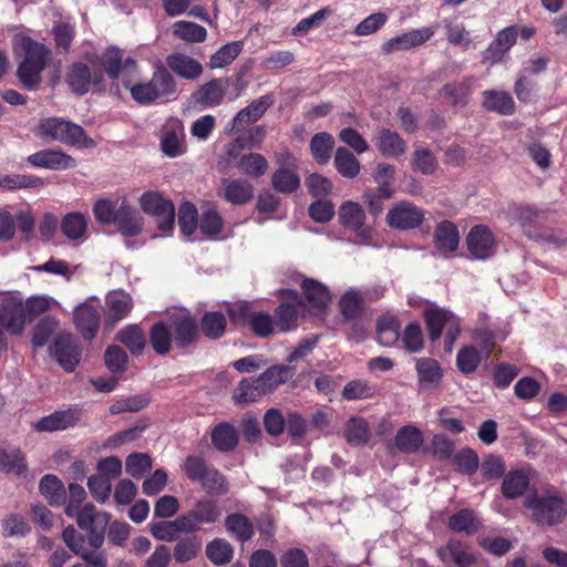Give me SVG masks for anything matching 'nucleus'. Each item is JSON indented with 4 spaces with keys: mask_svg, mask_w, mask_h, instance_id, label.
<instances>
[{
    "mask_svg": "<svg viewBox=\"0 0 567 567\" xmlns=\"http://www.w3.org/2000/svg\"><path fill=\"white\" fill-rule=\"evenodd\" d=\"M99 64L103 73L111 80H117L121 74L125 78L136 71V62L132 58L123 59L122 51L116 47L107 48L101 56Z\"/></svg>",
    "mask_w": 567,
    "mask_h": 567,
    "instance_id": "15",
    "label": "nucleus"
},
{
    "mask_svg": "<svg viewBox=\"0 0 567 567\" xmlns=\"http://www.w3.org/2000/svg\"><path fill=\"white\" fill-rule=\"evenodd\" d=\"M238 167L241 173L251 177H257L266 173L268 168V162L262 155L250 153L240 157Z\"/></svg>",
    "mask_w": 567,
    "mask_h": 567,
    "instance_id": "59",
    "label": "nucleus"
},
{
    "mask_svg": "<svg viewBox=\"0 0 567 567\" xmlns=\"http://www.w3.org/2000/svg\"><path fill=\"white\" fill-rule=\"evenodd\" d=\"M124 85L130 87L132 97L140 104L167 102L177 97L176 81L164 66H158L148 82L131 85L124 80Z\"/></svg>",
    "mask_w": 567,
    "mask_h": 567,
    "instance_id": "3",
    "label": "nucleus"
},
{
    "mask_svg": "<svg viewBox=\"0 0 567 567\" xmlns=\"http://www.w3.org/2000/svg\"><path fill=\"white\" fill-rule=\"evenodd\" d=\"M151 532L155 538L164 542H172L176 539L179 534H185L179 516L174 520H163L153 524Z\"/></svg>",
    "mask_w": 567,
    "mask_h": 567,
    "instance_id": "56",
    "label": "nucleus"
},
{
    "mask_svg": "<svg viewBox=\"0 0 567 567\" xmlns=\"http://www.w3.org/2000/svg\"><path fill=\"white\" fill-rule=\"evenodd\" d=\"M434 241L436 248L443 252L455 251L460 243L457 227L449 220L440 223L434 231Z\"/></svg>",
    "mask_w": 567,
    "mask_h": 567,
    "instance_id": "33",
    "label": "nucleus"
},
{
    "mask_svg": "<svg viewBox=\"0 0 567 567\" xmlns=\"http://www.w3.org/2000/svg\"><path fill=\"white\" fill-rule=\"evenodd\" d=\"M13 48L23 55L18 68V76L25 89L34 90L41 81V73L50 56V50L29 37L18 34L13 39Z\"/></svg>",
    "mask_w": 567,
    "mask_h": 567,
    "instance_id": "2",
    "label": "nucleus"
},
{
    "mask_svg": "<svg viewBox=\"0 0 567 567\" xmlns=\"http://www.w3.org/2000/svg\"><path fill=\"white\" fill-rule=\"evenodd\" d=\"M100 322V311L92 305L84 302L75 308L74 323L84 339L91 340L96 336Z\"/></svg>",
    "mask_w": 567,
    "mask_h": 567,
    "instance_id": "24",
    "label": "nucleus"
},
{
    "mask_svg": "<svg viewBox=\"0 0 567 567\" xmlns=\"http://www.w3.org/2000/svg\"><path fill=\"white\" fill-rule=\"evenodd\" d=\"M344 435L352 445L365 444L371 435L368 422L361 417L351 419L346 425Z\"/></svg>",
    "mask_w": 567,
    "mask_h": 567,
    "instance_id": "52",
    "label": "nucleus"
},
{
    "mask_svg": "<svg viewBox=\"0 0 567 567\" xmlns=\"http://www.w3.org/2000/svg\"><path fill=\"white\" fill-rule=\"evenodd\" d=\"M420 383L423 385H436L442 377L439 363L430 358L416 360L415 364Z\"/></svg>",
    "mask_w": 567,
    "mask_h": 567,
    "instance_id": "50",
    "label": "nucleus"
},
{
    "mask_svg": "<svg viewBox=\"0 0 567 567\" xmlns=\"http://www.w3.org/2000/svg\"><path fill=\"white\" fill-rule=\"evenodd\" d=\"M337 171L346 178H354L360 173L358 158L347 148L339 147L334 154Z\"/></svg>",
    "mask_w": 567,
    "mask_h": 567,
    "instance_id": "43",
    "label": "nucleus"
},
{
    "mask_svg": "<svg viewBox=\"0 0 567 567\" xmlns=\"http://www.w3.org/2000/svg\"><path fill=\"white\" fill-rule=\"evenodd\" d=\"M226 528L231 533L239 542L245 543L249 540L254 535V527L249 519L243 514H230L225 520Z\"/></svg>",
    "mask_w": 567,
    "mask_h": 567,
    "instance_id": "42",
    "label": "nucleus"
},
{
    "mask_svg": "<svg viewBox=\"0 0 567 567\" xmlns=\"http://www.w3.org/2000/svg\"><path fill=\"white\" fill-rule=\"evenodd\" d=\"M142 209L157 219L158 228L168 234L174 228L175 207L172 200L163 197L159 193L148 192L141 196Z\"/></svg>",
    "mask_w": 567,
    "mask_h": 567,
    "instance_id": "10",
    "label": "nucleus"
},
{
    "mask_svg": "<svg viewBox=\"0 0 567 567\" xmlns=\"http://www.w3.org/2000/svg\"><path fill=\"white\" fill-rule=\"evenodd\" d=\"M114 223L117 225L120 233L126 237L137 236L143 228V218L140 213L125 204L116 209Z\"/></svg>",
    "mask_w": 567,
    "mask_h": 567,
    "instance_id": "30",
    "label": "nucleus"
},
{
    "mask_svg": "<svg viewBox=\"0 0 567 567\" xmlns=\"http://www.w3.org/2000/svg\"><path fill=\"white\" fill-rule=\"evenodd\" d=\"M185 534L199 532L205 525H213L219 522L221 508L218 503L210 498L198 499L194 506L179 515Z\"/></svg>",
    "mask_w": 567,
    "mask_h": 567,
    "instance_id": "9",
    "label": "nucleus"
},
{
    "mask_svg": "<svg viewBox=\"0 0 567 567\" xmlns=\"http://www.w3.org/2000/svg\"><path fill=\"white\" fill-rule=\"evenodd\" d=\"M169 322L173 339L178 347H186L196 339L197 324L188 313H174Z\"/></svg>",
    "mask_w": 567,
    "mask_h": 567,
    "instance_id": "25",
    "label": "nucleus"
},
{
    "mask_svg": "<svg viewBox=\"0 0 567 567\" xmlns=\"http://www.w3.org/2000/svg\"><path fill=\"white\" fill-rule=\"evenodd\" d=\"M436 555L445 567H472L477 560V556L472 548L455 538L439 547Z\"/></svg>",
    "mask_w": 567,
    "mask_h": 567,
    "instance_id": "13",
    "label": "nucleus"
},
{
    "mask_svg": "<svg viewBox=\"0 0 567 567\" xmlns=\"http://www.w3.org/2000/svg\"><path fill=\"white\" fill-rule=\"evenodd\" d=\"M449 527L456 533L473 534L478 527V520L471 509H462L449 519Z\"/></svg>",
    "mask_w": 567,
    "mask_h": 567,
    "instance_id": "55",
    "label": "nucleus"
},
{
    "mask_svg": "<svg viewBox=\"0 0 567 567\" xmlns=\"http://www.w3.org/2000/svg\"><path fill=\"white\" fill-rule=\"evenodd\" d=\"M434 33L435 27L415 29L388 40L383 43L382 50L385 53L409 50L425 43L434 35Z\"/></svg>",
    "mask_w": 567,
    "mask_h": 567,
    "instance_id": "21",
    "label": "nucleus"
},
{
    "mask_svg": "<svg viewBox=\"0 0 567 567\" xmlns=\"http://www.w3.org/2000/svg\"><path fill=\"white\" fill-rule=\"evenodd\" d=\"M217 194L233 205H243L252 198L254 189L249 182L223 178Z\"/></svg>",
    "mask_w": 567,
    "mask_h": 567,
    "instance_id": "22",
    "label": "nucleus"
},
{
    "mask_svg": "<svg viewBox=\"0 0 567 567\" xmlns=\"http://www.w3.org/2000/svg\"><path fill=\"white\" fill-rule=\"evenodd\" d=\"M378 341L384 347H390L399 340V323L392 316H383L377 324Z\"/></svg>",
    "mask_w": 567,
    "mask_h": 567,
    "instance_id": "53",
    "label": "nucleus"
},
{
    "mask_svg": "<svg viewBox=\"0 0 567 567\" xmlns=\"http://www.w3.org/2000/svg\"><path fill=\"white\" fill-rule=\"evenodd\" d=\"M532 480V470L516 468L511 470L504 475L502 482V494L508 499H515L523 496L529 488Z\"/></svg>",
    "mask_w": 567,
    "mask_h": 567,
    "instance_id": "23",
    "label": "nucleus"
},
{
    "mask_svg": "<svg viewBox=\"0 0 567 567\" xmlns=\"http://www.w3.org/2000/svg\"><path fill=\"white\" fill-rule=\"evenodd\" d=\"M274 103L271 95H262L239 111L233 120V130L240 131L244 125L258 121Z\"/></svg>",
    "mask_w": 567,
    "mask_h": 567,
    "instance_id": "28",
    "label": "nucleus"
},
{
    "mask_svg": "<svg viewBox=\"0 0 567 567\" xmlns=\"http://www.w3.org/2000/svg\"><path fill=\"white\" fill-rule=\"evenodd\" d=\"M265 395L261 386L256 379H243L234 391V400L237 403H250L257 401L260 396Z\"/></svg>",
    "mask_w": 567,
    "mask_h": 567,
    "instance_id": "49",
    "label": "nucleus"
},
{
    "mask_svg": "<svg viewBox=\"0 0 567 567\" xmlns=\"http://www.w3.org/2000/svg\"><path fill=\"white\" fill-rule=\"evenodd\" d=\"M525 506L533 511V519L540 525L558 524L566 514L565 502L554 491L529 495Z\"/></svg>",
    "mask_w": 567,
    "mask_h": 567,
    "instance_id": "5",
    "label": "nucleus"
},
{
    "mask_svg": "<svg viewBox=\"0 0 567 567\" xmlns=\"http://www.w3.org/2000/svg\"><path fill=\"white\" fill-rule=\"evenodd\" d=\"M334 140L331 134L320 132L315 134L310 141V152L319 164H327L331 157Z\"/></svg>",
    "mask_w": 567,
    "mask_h": 567,
    "instance_id": "38",
    "label": "nucleus"
},
{
    "mask_svg": "<svg viewBox=\"0 0 567 567\" xmlns=\"http://www.w3.org/2000/svg\"><path fill=\"white\" fill-rule=\"evenodd\" d=\"M1 527L4 537H21L30 532V526L25 518L18 514L7 515L1 522Z\"/></svg>",
    "mask_w": 567,
    "mask_h": 567,
    "instance_id": "64",
    "label": "nucleus"
},
{
    "mask_svg": "<svg viewBox=\"0 0 567 567\" xmlns=\"http://www.w3.org/2000/svg\"><path fill=\"white\" fill-rule=\"evenodd\" d=\"M453 463L460 473L466 475L474 474L480 466L477 453L468 447L458 451L453 457Z\"/></svg>",
    "mask_w": 567,
    "mask_h": 567,
    "instance_id": "61",
    "label": "nucleus"
},
{
    "mask_svg": "<svg viewBox=\"0 0 567 567\" xmlns=\"http://www.w3.org/2000/svg\"><path fill=\"white\" fill-rule=\"evenodd\" d=\"M133 306V298L123 289L110 291L105 296V324L114 328L130 315Z\"/></svg>",
    "mask_w": 567,
    "mask_h": 567,
    "instance_id": "16",
    "label": "nucleus"
},
{
    "mask_svg": "<svg viewBox=\"0 0 567 567\" xmlns=\"http://www.w3.org/2000/svg\"><path fill=\"white\" fill-rule=\"evenodd\" d=\"M228 86V79H214L195 91L190 95V100L195 105H199L203 109L218 106L223 102Z\"/></svg>",
    "mask_w": 567,
    "mask_h": 567,
    "instance_id": "20",
    "label": "nucleus"
},
{
    "mask_svg": "<svg viewBox=\"0 0 567 567\" xmlns=\"http://www.w3.org/2000/svg\"><path fill=\"white\" fill-rule=\"evenodd\" d=\"M243 49L244 41H234L223 45L212 55L209 66L212 69H220L230 64L240 54Z\"/></svg>",
    "mask_w": 567,
    "mask_h": 567,
    "instance_id": "54",
    "label": "nucleus"
},
{
    "mask_svg": "<svg viewBox=\"0 0 567 567\" xmlns=\"http://www.w3.org/2000/svg\"><path fill=\"white\" fill-rule=\"evenodd\" d=\"M484 357V352L474 346H464L456 355V365L462 373L470 374L477 369Z\"/></svg>",
    "mask_w": 567,
    "mask_h": 567,
    "instance_id": "44",
    "label": "nucleus"
},
{
    "mask_svg": "<svg viewBox=\"0 0 567 567\" xmlns=\"http://www.w3.org/2000/svg\"><path fill=\"white\" fill-rule=\"evenodd\" d=\"M172 29L174 37L186 42H203L207 37L206 29L192 21H177Z\"/></svg>",
    "mask_w": 567,
    "mask_h": 567,
    "instance_id": "40",
    "label": "nucleus"
},
{
    "mask_svg": "<svg viewBox=\"0 0 567 567\" xmlns=\"http://www.w3.org/2000/svg\"><path fill=\"white\" fill-rule=\"evenodd\" d=\"M76 416L72 411H59L40 419L35 423V430L39 432H53L65 430L74 425Z\"/></svg>",
    "mask_w": 567,
    "mask_h": 567,
    "instance_id": "35",
    "label": "nucleus"
},
{
    "mask_svg": "<svg viewBox=\"0 0 567 567\" xmlns=\"http://www.w3.org/2000/svg\"><path fill=\"white\" fill-rule=\"evenodd\" d=\"M72 518H75L78 526L87 533L89 546L100 549L105 540V530L111 515L107 512L97 511L93 504L87 503L76 509Z\"/></svg>",
    "mask_w": 567,
    "mask_h": 567,
    "instance_id": "7",
    "label": "nucleus"
},
{
    "mask_svg": "<svg viewBox=\"0 0 567 567\" xmlns=\"http://www.w3.org/2000/svg\"><path fill=\"white\" fill-rule=\"evenodd\" d=\"M53 299L45 296H33L22 301L13 296H7L0 302V349L6 348L3 329L13 334L22 332L25 323V312L30 317H37L50 309Z\"/></svg>",
    "mask_w": 567,
    "mask_h": 567,
    "instance_id": "1",
    "label": "nucleus"
},
{
    "mask_svg": "<svg viewBox=\"0 0 567 567\" xmlns=\"http://www.w3.org/2000/svg\"><path fill=\"white\" fill-rule=\"evenodd\" d=\"M338 215L340 224L354 233L359 243L371 241L373 230L365 225V213L360 204L348 200L340 206Z\"/></svg>",
    "mask_w": 567,
    "mask_h": 567,
    "instance_id": "11",
    "label": "nucleus"
},
{
    "mask_svg": "<svg viewBox=\"0 0 567 567\" xmlns=\"http://www.w3.org/2000/svg\"><path fill=\"white\" fill-rule=\"evenodd\" d=\"M166 63L172 72L186 80L199 78L204 70L199 61L184 53L169 54Z\"/></svg>",
    "mask_w": 567,
    "mask_h": 567,
    "instance_id": "27",
    "label": "nucleus"
},
{
    "mask_svg": "<svg viewBox=\"0 0 567 567\" xmlns=\"http://www.w3.org/2000/svg\"><path fill=\"white\" fill-rule=\"evenodd\" d=\"M295 375V370L291 367L284 364H276L268 368L264 373L258 377V382L265 395L274 392L279 385L286 383Z\"/></svg>",
    "mask_w": 567,
    "mask_h": 567,
    "instance_id": "32",
    "label": "nucleus"
},
{
    "mask_svg": "<svg viewBox=\"0 0 567 567\" xmlns=\"http://www.w3.org/2000/svg\"><path fill=\"white\" fill-rule=\"evenodd\" d=\"M202 549V540L196 537H185L177 542L172 557L177 564H185L197 557Z\"/></svg>",
    "mask_w": 567,
    "mask_h": 567,
    "instance_id": "39",
    "label": "nucleus"
},
{
    "mask_svg": "<svg viewBox=\"0 0 567 567\" xmlns=\"http://www.w3.org/2000/svg\"><path fill=\"white\" fill-rule=\"evenodd\" d=\"M117 341L130 349L133 354H140L145 348V336L136 324H130L118 331Z\"/></svg>",
    "mask_w": 567,
    "mask_h": 567,
    "instance_id": "41",
    "label": "nucleus"
},
{
    "mask_svg": "<svg viewBox=\"0 0 567 567\" xmlns=\"http://www.w3.org/2000/svg\"><path fill=\"white\" fill-rule=\"evenodd\" d=\"M212 441L218 451L227 452L237 445L238 436L235 427L227 423L217 425L212 433Z\"/></svg>",
    "mask_w": 567,
    "mask_h": 567,
    "instance_id": "45",
    "label": "nucleus"
},
{
    "mask_svg": "<svg viewBox=\"0 0 567 567\" xmlns=\"http://www.w3.org/2000/svg\"><path fill=\"white\" fill-rule=\"evenodd\" d=\"M87 229V218L84 214L74 212L66 214L61 221V230L70 240L84 237Z\"/></svg>",
    "mask_w": 567,
    "mask_h": 567,
    "instance_id": "37",
    "label": "nucleus"
},
{
    "mask_svg": "<svg viewBox=\"0 0 567 567\" xmlns=\"http://www.w3.org/2000/svg\"><path fill=\"white\" fill-rule=\"evenodd\" d=\"M151 343L155 352L159 354L167 353L173 340L171 326L163 322L156 323L151 330Z\"/></svg>",
    "mask_w": 567,
    "mask_h": 567,
    "instance_id": "57",
    "label": "nucleus"
},
{
    "mask_svg": "<svg viewBox=\"0 0 567 567\" xmlns=\"http://www.w3.org/2000/svg\"><path fill=\"white\" fill-rule=\"evenodd\" d=\"M374 144L378 151L384 157H399L406 152V143L394 131L382 128L374 137Z\"/></svg>",
    "mask_w": 567,
    "mask_h": 567,
    "instance_id": "29",
    "label": "nucleus"
},
{
    "mask_svg": "<svg viewBox=\"0 0 567 567\" xmlns=\"http://www.w3.org/2000/svg\"><path fill=\"white\" fill-rule=\"evenodd\" d=\"M302 289L308 301L316 308L323 309L331 300L328 289L318 281L305 279Z\"/></svg>",
    "mask_w": 567,
    "mask_h": 567,
    "instance_id": "46",
    "label": "nucleus"
},
{
    "mask_svg": "<svg viewBox=\"0 0 567 567\" xmlns=\"http://www.w3.org/2000/svg\"><path fill=\"white\" fill-rule=\"evenodd\" d=\"M28 163L33 166L49 169H66L75 166V159L60 151L44 150L28 157Z\"/></svg>",
    "mask_w": 567,
    "mask_h": 567,
    "instance_id": "26",
    "label": "nucleus"
},
{
    "mask_svg": "<svg viewBox=\"0 0 567 567\" xmlns=\"http://www.w3.org/2000/svg\"><path fill=\"white\" fill-rule=\"evenodd\" d=\"M226 323V318L221 312H207L202 319V329L206 337L218 339L224 334Z\"/></svg>",
    "mask_w": 567,
    "mask_h": 567,
    "instance_id": "60",
    "label": "nucleus"
},
{
    "mask_svg": "<svg viewBox=\"0 0 567 567\" xmlns=\"http://www.w3.org/2000/svg\"><path fill=\"white\" fill-rule=\"evenodd\" d=\"M81 346L71 333H60L50 346L51 355L68 372L73 371L81 360Z\"/></svg>",
    "mask_w": 567,
    "mask_h": 567,
    "instance_id": "12",
    "label": "nucleus"
},
{
    "mask_svg": "<svg viewBox=\"0 0 567 567\" xmlns=\"http://www.w3.org/2000/svg\"><path fill=\"white\" fill-rule=\"evenodd\" d=\"M39 489L51 505L60 504L65 494L63 483L56 476L51 474L41 478Z\"/></svg>",
    "mask_w": 567,
    "mask_h": 567,
    "instance_id": "51",
    "label": "nucleus"
},
{
    "mask_svg": "<svg viewBox=\"0 0 567 567\" xmlns=\"http://www.w3.org/2000/svg\"><path fill=\"white\" fill-rule=\"evenodd\" d=\"M423 433L414 425L401 427L395 435V446L404 453H414L423 444Z\"/></svg>",
    "mask_w": 567,
    "mask_h": 567,
    "instance_id": "36",
    "label": "nucleus"
},
{
    "mask_svg": "<svg viewBox=\"0 0 567 567\" xmlns=\"http://www.w3.org/2000/svg\"><path fill=\"white\" fill-rule=\"evenodd\" d=\"M281 299L282 302L276 309L275 324L279 331L287 332L296 328L301 301L298 293L293 290H282Z\"/></svg>",
    "mask_w": 567,
    "mask_h": 567,
    "instance_id": "18",
    "label": "nucleus"
},
{
    "mask_svg": "<svg viewBox=\"0 0 567 567\" xmlns=\"http://www.w3.org/2000/svg\"><path fill=\"white\" fill-rule=\"evenodd\" d=\"M161 148L168 157H177L185 153L184 125L179 120L171 118L163 126Z\"/></svg>",
    "mask_w": 567,
    "mask_h": 567,
    "instance_id": "17",
    "label": "nucleus"
},
{
    "mask_svg": "<svg viewBox=\"0 0 567 567\" xmlns=\"http://www.w3.org/2000/svg\"><path fill=\"white\" fill-rule=\"evenodd\" d=\"M198 213L192 203H183L178 210V225L184 236L189 237L198 227Z\"/></svg>",
    "mask_w": 567,
    "mask_h": 567,
    "instance_id": "58",
    "label": "nucleus"
},
{
    "mask_svg": "<svg viewBox=\"0 0 567 567\" xmlns=\"http://www.w3.org/2000/svg\"><path fill=\"white\" fill-rule=\"evenodd\" d=\"M233 555V546L223 538H216L206 546V556L216 566L228 564Z\"/></svg>",
    "mask_w": 567,
    "mask_h": 567,
    "instance_id": "47",
    "label": "nucleus"
},
{
    "mask_svg": "<svg viewBox=\"0 0 567 567\" xmlns=\"http://www.w3.org/2000/svg\"><path fill=\"white\" fill-rule=\"evenodd\" d=\"M424 318L429 337L431 341L441 338L443 329H445L444 346L447 352H451L455 340L460 336V319L451 311L443 308H431L425 310Z\"/></svg>",
    "mask_w": 567,
    "mask_h": 567,
    "instance_id": "6",
    "label": "nucleus"
},
{
    "mask_svg": "<svg viewBox=\"0 0 567 567\" xmlns=\"http://www.w3.org/2000/svg\"><path fill=\"white\" fill-rule=\"evenodd\" d=\"M385 219L391 228L409 230L423 223L424 212L414 204L403 200L388 212Z\"/></svg>",
    "mask_w": 567,
    "mask_h": 567,
    "instance_id": "14",
    "label": "nucleus"
},
{
    "mask_svg": "<svg viewBox=\"0 0 567 567\" xmlns=\"http://www.w3.org/2000/svg\"><path fill=\"white\" fill-rule=\"evenodd\" d=\"M38 134L42 137L80 148H93L96 146L95 142L86 136L83 127L60 117L41 120Z\"/></svg>",
    "mask_w": 567,
    "mask_h": 567,
    "instance_id": "4",
    "label": "nucleus"
},
{
    "mask_svg": "<svg viewBox=\"0 0 567 567\" xmlns=\"http://www.w3.org/2000/svg\"><path fill=\"white\" fill-rule=\"evenodd\" d=\"M466 246L475 259H487L495 251V238L484 225L474 226L466 237Z\"/></svg>",
    "mask_w": 567,
    "mask_h": 567,
    "instance_id": "19",
    "label": "nucleus"
},
{
    "mask_svg": "<svg viewBox=\"0 0 567 567\" xmlns=\"http://www.w3.org/2000/svg\"><path fill=\"white\" fill-rule=\"evenodd\" d=\"M437 167L433 153L424 147H416L412 154V168L422 174H432Z\"/></svg>",
    "mask_w": 567,
    "mask_h": 567,
    "instance_id": "63",
    "label": "nucleus"
},
{
    "mask_svg": "<svg viewBox=\"0 0 567 567\" xmlns=\"http://www.w3.org/2000/svg\"><path fill=\"white\" fill-rule=\"evenodd\" d=\"M482 96V105L488 112L501 115H512L515 112V101L506 91L486 90Z\"/></svg>",
    "mask_w": 567,
    "mask_h": 567,
    "instance_id": "31",
    "label": "nucleus"
},
{
    "mask_svg": "<svg viewBox=\"0 0 567 567\" xmlns=\"http://www.w3.org/2000/svg\"><path fill=\"white\" fill-rule=\"evenodd\" d=\"M472 83L471 78L461 82L447 83L441 89V94L449 97L454 105H465L471 94Z\"/></svg>",
    "mask_w": 567,
    "mask_h": 567,
    "instance_id": "48",
    "label": "nucleus"
},
{
    "mask_svg": "<svg viewBox=\"0 0 567 567\" xmlns=\"http://www.w3.org/2000/svg\"><path fill=\"white\" fill-rule=\"evenodd\" d=\"M0 471L22 475L28 471L23 452L19 447L0 449Z\"/></svg>",
    "mask_w": 567,
    "mask_h": 567,
    "instance_id": "34",
    "label": "nucleus"
},
{
    "mask_svg": "<svg viewBox=\"0 0 567 567\" xmlns=\"http://www.w3.org/2000/svg\"><path fill=\"white\" fill-rule=\"evenodd\" d=\"M66 82L79 95L89 92L91 86L100 85L103 82V71L99 64V55H87L86 63H73L66 73Z\"/></svg>",
    "mask_w": 567,
    "mask_h": 567,
    "instance_id": "8",
    "label": "nucleus"
},
{
    "mask_svg": "<svg viewBox=\"0 0 567 567\" xmlns=\"http://www.w3.org/2000/svg\"><path fill=\"white\" fill-rule=\"evenodd\" d=\"M198 483L208 494H220L227 489L225 476L212 466H208Z\"/></svg>",
    "mask_w": 567,
    "mask_h": 567,
    "instance_id": "62",
    "label": "nucleus"
}]
</instances>
